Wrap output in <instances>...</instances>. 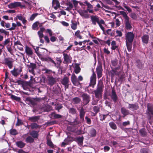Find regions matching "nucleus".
I'll list each match as a JSON object with an SVG mask.
<instances>
[{
  "mask_svg": "<svg viewBox=\"0 0 153 153\" xmlns=\"http://www.w3.org/2000/svg\"><path fill=\"white\" fill-rule=\"evenodd\" d=\"M71 27L72 29L74 30H76L77 28V22L75 21H71Z\"/></svg>",
  "mask_w": 153,
  "mask_h": 153,
  "instance_id": "473e14b6",
  "label": "nucleus"
},
{
  "mask_svg": "<svg viewBox=\"0 0 153 153\" xmlns=\"http://www.w3.org/2000/svg\"><path fill=\"white\" fill-rule=\"evenodd\" d=\"M25 51L26 54L28 56L31 55L33 54L32 49L29 47L26 46Z\"/></svg>",
  "mask_w": 153,
  "mask_h": 153,
  "instance_id": "b1692460",
  "label": "nucleus"
},
{
  "mask_svg": "<svg viewBox=\"0 0 153 153\" xmlns=\"http://www.w3.org/2000/svg\"><path fill=\"white\" fill-rule=\"evenodd\" d=\"M16 144L18 147L20 148L24 147L25 144V143L21 141H17L16 143Z\"/></svg>",
  "mask_w": 153,
  "mask_h": 153,
  "instance_id": "72a5a7b5",
  "label": "nucleus"
},
{
  "mask_svg": "<svg viewBox=\"0 0 153 153\" xmlns=\"http://www.w3.org/2000/svg\"><path fill=\"white\" fill-rule=\"evenodd\" d=\"M13 59L12 58H8L5 59V64L8 66L10 69L11 68L13 67Z\"/></svg>",
  "mask_w": 153,
  "mask_h": 153,
  "instance_id": "9b49d317",
  "label": "nucleus"
},
{
  "mask_svg": "<svg viewBox=\"0 0 153 153\" xmlns=\"http://www.w3.org/2000/svg\"><path fill=\"white\" fill-rule=\"evenodd\" d=\"M21 71L22 69L21 68L19 69L18 68H14L13 70L11 71V72L14 76H17Z\"/></svg>",
  "mask_w": 153,
  "mask_h": 153,
  "instance_id": "4be33fe9",
  "label": "nucleus"
},
{
  "mask_svg": "<svg viewBox=\"0 0 153 153\" xmlns=\"http://www.w3.org/2000/svg\"><path fill=\"white\" fill-rule=\"evenodd\" d=\"M99 108L97 106H95L93 108L94 111L96 113L99 111Z\"/></svg>",
  "mask_w": 153,
  "mask_h": 153,
  "instance_id": "e2e57ef3",
  "label": "nucleus"
},
{
  "mask_svg": "<svg viewBox=\"0 0 153 153\" xmlns=\"http://www.w3.org/2000/svg\"><path fill=\"white\" fill-rule=\"evenodd\" d=\"M80 68L78 66H76L74 69V71L75 73L77 74L80 72Z\"/></svg>",
  "mask_w": 153,
  "mask_h": 153,
  "instance_id": "49530a36",
  "label": "nucleus"
},
{
  "mask_svg": "<svg viewBox=\"0 0 153 153\" xmlns=\"http://www.w3.org/2000/svg\"><path fill=\"white\" fill-rule=\"evenodd\" d=\"M28 120L31 122H36L38 120V116L30 117H29Z\"/></svg>",
  "mask_w": 153,
  "mask_h": 153,
  "instance_id": "4c0bfd02",
  "label": "nucleus"
},
{
  "mask_svg": "<svg viewBox=\"0 0 153 153\" xmlns=\"http://www.w3.org/2000/svg\"><path fill=\"white\" fill-rule=\"evenodd\" d=\"M131 17L134 19H136L137 18L136 15L134 13H131Z\"/></svg>",
  "mask_w": 153,
  "mask_h": 153,
  "instance_id": "774afa93",
  "label": "nucleus"
},
{
  "mask_svg": "<svg viewBox=\"0 0 153 153\" xmlns=\"http://www.w3.org/2000/svg\"><path fill=\"white\" fill-rule=\"evenodd\" d=\"M67 5L68 6L67 7L65 10L70 12L71 10H72L74 8V6L72 3L71 2H68L67 4Z\"/></svg>",
  "mask_w": 153,
  "mask_h": 153,
  "instance_id": "2f4dec72",
  "label": "nucleus"
},
{
  "mask_svg": "<svg viewBox=\"0 0 153 153\" xmlns=\"http://www.w3.org/2000/svg\"><path fill=\"white\" fill-rule=\"evenodd\" d=\"M47 144L48 146L50 147L51 148L54 147V145L51 141V139L50 138L49 136L48 135L47 137Z\"/></svg>",
  "mask_w": 153,
  "mask_h": 153,
  "instance_id": "7c9ffc66",
  "label": "nucleus"
},
{
  "mask_svg": "<svg viewBox=\"0 0 153 153\" xmlns=\"http://www.w3.org/2000/svg\"><path fill=\"white\" fill-rule=\"evenodd\" d=\"M38 26V22H36L33 24L32 26V28L34 30L37 29Z\"/></svg>",
  "mask_w": 153,
  "mask_h": 153,
  "instance_id": "8fccbe9b",
  "label": "nucleus"
},
{
  "mask_svg": "<svg viewBox=\"0 0 153 153\" xmlns=\"http://www.w3.org/2000/svg\"><path fill=\"white\" fill-rule=\"evenodd\" d=\"M121 113L124 115V116H125L129 114V111L123 107H122L121 108Z\"/></svg>",
  "mask_w": 153,
  "mask_h": 153,
  "instance_id": "c756f323",
  "label": "nucleus"
},
{
  "mask_svg": "<svg viewBox=\"0 0 153 153\" xmlns=\"http://www.w3.org/2000/svg\"><path fill=\"white\" fill-rule=\"evenodd\" d=\"M116 33L117 34V36H121L122 35V33L120 31L117 30L116 31Z\"/></svg>",
  "mask_w": 153,
  "mask_h": 153,
  "instance_id": "338daca9",
  "label": "nucleus"
},
{
  "mask_svg": "<svg viewBox=\"0 0 153 153\" xmlns=\"http://www.w3.org/2000/svg\"><path fill=\"white\" fill-rule=\"evenodd\" d=\"M51 107L49 105H47L45 106L44 107H42V108L39 109V112L40 111H42H42H48L51 110Z\"/></svg>",
  "mask_w": 153,
  "mask_h": 153,
  "instance_id": "6ab92c4d",
  "label": "nucleus"
},
{
  "mask_svg": "<svg viewBox=\"0 0 153 153\" xmlns=\"http://www.w3.org/2000/svg\"><path fill=\"white\" fill-rule=\"evenodd\" d=\"M111 97L113 101L116 102L117 99V96L114 90H112Z\"/></svg>",
  "mask_w": 153,
  "mask_h": 153,
  "instance_id": "bb28decb",
  "label": "nucleus"
},
{
  "mask_svg": "<svg viewBox=\"0 0 153 153\" xmlns=\"http://www.w3.org/2000/svg\"><path fill=\"white\" fill-rule=\"evenodd\" d=\"M31 128L32 129H35L38 128V126L36 123H32L31 125Z\"/></svg>",
  "mask_w": 153,
  "mask_h": 153,
  "instance_id": "5fc2aeb1",
  "label": "nucleus"
},
{
  "mask_svg": "<svg viewBox=\"0 0 153 153\" xmlns=\"http://www.w3.org/2000/svg\"><path fill=\"white\" fill-rule=\"evenodd\" d=\"M137 65L140 69H142L143 67V65L140 60H137L136 62Z\"/></svg>",
  "mask_w": 153,
  "mask_h": 153,
  "instance_id": "ea45409f",
  "label": "nucleus"
},
{
  "mask_svg": "<svg viewBox=\"0 0 153 153\" xmlns=\"http://www.w3.org/2000/svg\"><path fill=\"white\" fill-rule=\"evenodd\" d=\"M10 42V39H9L8 38L5 40L3 42V45L4 46V45H6L9 43Z\"/></svg>",
  "mask_w": 153,
  "mask_h": 153,
  "instance_id": "052dcab7",
  "label": "nucleus"
},
{
  "mask_svg": "<svg viewBox=\"0 0 153 153\" xmlns=\"http://www.w3.org/2000/svg\"><path fill=\"white\" fill-rule=\"evenodd\" d=\"M101 29V30L104 31L105 30L104 27L102 26V25H104L105 24V22L102 19H100V21L98 24Z\"/></svg>",
  "mask_w": 153,
  "mask_h": 153,
  "instance_id": "f704fd0d",
  "label": "nucleus"
},
{
  "mask_svg": "<svg viewBox=\"0 0 153 153\" xmlns=\"http://www.w3.org/2000/svg\"><path fill=\"white\" fill-rule=\"evenodd\" d=\"M140 152L141 153H152L151 152L149 149L144 148L141 149Z\"/></svg>",
  "mask_w": 153,
  "mask_h": 153,
  "instance_id": "a19ab883",
  "label": "nucleus"
},
{
  "mask_svg": "<svg viewBox=\"0 0 153 153\" xmlns=\"http://www.w3.org/2000/svg\"><path fill=\"white\" fill-rule=\"evenodd\" d=\"M23 124V122H22L21 120H19V119H17V122L16 124V125L17 126H19Z\"/></svg>",
  "mask_w": 153,
  "mask_h": 153,
  "instance_id": "13d9d810",
  "label": "nucleus"
},
{
  "mask_svg": "<svg viewBox=\"0 0 153 153\" xmlns=\"http://www.w3.org/2000/svg\"><path fill=\"white\" fill-rule=\"evenodd\" d=\"M48 81L49 84L52 85L56 82V79L51 76H49L48 77Z\"/></svg>",
  "mask_w": 153,
  "mask_h": 153,
  "instance_id": "dca6fc26",
  "label": "nucleus"
},
{
  "mask_svg": "<svg viewBox=\"0 0 153 153\" xmlns=\"http://www.w3.org/2000/svg\"><path fill=\"white\" fill-rule=\"evenodd\" d=\"M85 114V111L83 108H82L79 111V117L82 120H83L84 116Z\"/></svg>",
  "mask_w": 153,
  "mask_h": 153,
  "instance_id": "c85d7f7f",
  "label": "nucleus"
},
{
  "mask_svg": "<svg viewBox=\"0 0 153 153\" xmlns=\"http://www.w3.org/2000/svg\"><path fill=\"white\" fill-rule=\"evenodd\" d=\"M63 55L64 56V62H65L66 63L71 62V58L69 55L64 53L63 54Z\"/></svg>",
  "mask_w": 153,
  "mask_h": 153,
  "instance_id": "aec40b11",
  "label": "nucleus"
},
{
  "mask_svg": "<svg viewBox=\"0 0 153 153\" xmlns=\"http://www.w3.org/2000/svg\"><path fill=\"white\" fill-rule=\"evenodd\" d=\"M100 19L97 16H91V19L92 24L94 25H96L97 23L98 24L100 21Z\"/></svg>",
  "mask_w": 153,
  "mask_h": 153,
  "instance_id": "6e6552de",
  "label": "nucleus"
},
{
  "mask_svg": "<svg viewBox=\"0 0 153 153\" xmlns=\"http://www.w3.org/2000/svg\"><path fill=\"white\" fill-rule=\"evenodd\" d=\"M85 119L86 120V123L88 124H90L91 123V119L87 117H85Z\"/></svg>",
  "mask_w": 153,
  "mask_h": 153,
  "instance_id": "0e129e2a",
  "label": "nucleus"
},
{
  "mask_svg": "<svg viewBox=\"0 0 153 153\" xmlns=\"http://www.w3.org/2000/svg\"><path fill=\"white\" fill-rule=\"evenodd\" d=\"M17 26V25L16 24L13 23L12 24V27L8 29V30H12L15 29L16 27Z\"/></svg>",
  "mask_w": 153,
  "mask_h": 153,
  "instance_id": "a18cd8bd",
  "label": "nucleus"
},
{
  "mask_svg": "<svg viewBox=\"0 0 153 153\" xmlns=\"http://www.w3.org/2000/svg\"><path fill=\"white\" fill-rule=\"evenodd\" d=\"M10 134H17V132L16 130L14 129H12L10 130Z\"/></svg>",
  "mask_w": 153,
  "mask_h": 153,
  "instance_id": "680f3d73",
  "label": "nucleus"
},
{
  "mask_svg": "<svg viewBox=\"0 0 153 153\" xmlns=\"http://www.w3.org/2000/svg\"><path fill=\"white\" fill-rule=\"evenodd\" d=\"M36 68V65L34 64H30L28 67V70L30 72L32 73L33 75H35L34 70Z\"/></svg>",
  "mask_w": 153,
  "mask_h": 153,
  "instance_id": "f3484780",
  "label": "nucleus"
},
{
  "mask_svg": "<svg viewBox=\"0 0 153 153\" xmlns=\"http://www.w3.org/2000/svg\"><path fill=\"white\" fill-rule=\"evenodd\" d=\"M82 97L85 104L86 105L89 102L91 97L89 95L86 94H83L82 95Z\"/></svg>",
  "mask_w": 153,
  "mask_h": 153,
  "instance_id": "f8f14e48",
  "label": "nucleus"
},
{
  "mask_svg": "<svg viewBox=\"0 0 153 153\" xmlns=\"http://www.w3.org/2000/svg\"><path fill=\"white\" fill-rule=\"evenodd\" d=\"M77 12L83 18L88 19L89 18V15L88 13L86 10H82L79 9L77 11Z\"/></svg>",
  "mask_w": 153,
  "mask_h": 153,
  "instance_id": "39448f33",
  "label": "nucleus"
},
{
  "mask_svg": "<svg viewBox=\"0 0 153 153\" xmlns=\"http://www.w3.org/2000/svg\"><path fill=\"white\" fill-rule=\"evenodd\" d=\"M38 101L37 98H33L30 97L27 98L25 100L26 103L31 106H33L36 105Z\"/></svg>",
  "mask_w": 153,
  "mask_h": 153,
  "instance_id": "7ed1b4c3",
  "label": "nucleus"
},
{
  "mask_svg": "<svg viewBox=\"0 0 153 153\" xmlns=\"http://www.w3.org/2000/svg\"><path fill=\"white\" fill-rule=\"evenodd\" d=\"M79 4L84 9H85V6L87 7V9H93V8L92 5L87 1H85L83 2L79 3Z\"/></svg>",
  "mask_w": 153,
  "mask_h": 153,
  "instance_id": "1a4fd4ad",
  "label": "nucleus"
},
{
  "mask_svg": "<svg viewBox=\"0 0 153 153\" xmlns=\"http://www.w3.org/2000/svg\"><path fill=\"white\" fill-rule=\"evenodd\" d=\"M126 43H132L134 35L131 32H128L126 34Z\"/></svg>",
  "mask_w": 153,
  "mask_h": 153,
  "instance_id": "20e7f679",
  "label": "nucleus"
},
{
  "mask_svg": "<svg viewBox=\"0 0 153 153\" xmlns=\"http://www.w3.org/2000/svg\"><path fill=\"white\" fill-rule=\"evenodd\" d=\"M109 125L111 128L114 129H115L117 128L116 125L113 122H111L109 123Z\"/></svg>",
  "mask_w": 153,
  "mask_h": 153,
  "instance_id": "79ce46f5",
  "label": "nucleus"
},
{
  "mask_svg": "<svg viewBox=\"0 0 153 153\" xmlns=\"http://www.w3.org/2000/svg\"><path fill=\"white\" fill-rule=\"evenodd\" d=\"M21 3L20 2L15 1L10 3L8 5V7L10 9H13L21 6Z\"/></svg>",
  "mask_w": 153,
  "mask_h": 153,
  "instance_id": "423d86ee",
  "label": "nucleus"
},
{
  "mask_svg": "<svg viewBox=\"0 0 153 153\" xmlns=\"http://www.w3.org/2000/svg\"><path fill=\"white\" fill-rule=\"evenodd\" d=\"M71 1L75 7H76L77 6L78 4V1H77L76 0H72Z\"/></svg>",
  "mask_w": 153,
  "mask_h": 153,
  "instance_id": "bf43d9fd",
  "label": "nucleus"
},
{
  "mask_svg": "<svg viewBox=\"0 0 153 153\" xmlns=\"http://www.w3.org/2000/svg\"><path fill=\"white\" fill-rule=\"evenodd\" d=\"M120 13L123 16L125 19V26L127 29H130L131 28L132 26L129 20V18L126 13L123 11H120Z\"/></svg>",
  "mask_w": 153,
  "mask_h": 153,
  "instance_id": "f03ea898",
  "label": "nucleus"
},
{
  "mask_svg": "<svg viewBox=\"0 0 153 153\" xmlns=\"http://www.w3.org/2000/svg\"><path fill=\"white\" fill-rule=\"evenodd\" d=\"M62 107V106L61 104H58L56 105L55 107V108L56 110H58V111L59 110L61 109Z\"/></svg>",
  "mask_w": 153,
  "mask_h": 153,
  "instance_id": "3c124183",
  "label": "nucleus"
},
{
  "mask_svg": "<svg viewBox=\"0 0 153 153\" xmlns=\"http://www.w3.org/2000/svg\"><path fill=\"white\" fill-rule=\"evenodd\" d=\"M0 33H4L5 35H7L9 33L7 31L5 30L2 29H1Z\"/></svg>",
  "mask_w": 153,
  "mask_h": 153,
  "instance_id": "4d7b16f0",
  "label": "nucleus"
},
{
  "mask_svg": "<svg viewBox=\"0 0 153 153\" xmlns=\"http://www.w3.org/2000/svg\"><path fill=\"white\" fill-rule=\"evenodd\" d=\"M75 38H77L79 39H82L83 38V37L81 35V32L79 30H77L74 33Z\"/></svg>",
  "mask_w": 153,
  "mask_h": 153,
  "instance_id": "cd10ccee",
  "label": "nucleus"
},
{
  "mask_svg": "<svg viewBox=\"0 0 153 153\" xmlns=\"http://www.w3.org/2000/svg\"><path fill=\"white\" fill-rule=\"evenodd\" d=\"M26 141L27 142L32 143L33 142V139L32 137L29 136L26 139Z\"/></svg>",
  "mask_w": 153,
  "mask_h": 153,
  "instance_id": "de8ad7c7",
  "label": "nucleus"
},
{
  "mask_svg": "<svg viewBox=\"0 0 153 153\" xmlns=\"http://www.w3.org/2000/svg\"><path fill=\"white\" fill-rule=\"evenodd\" d=\"M46 33L49 34L50 36H51L53 35V32L51 29H48L46 31Z\"/></svg>",
  "mask_w": 153,
  "mask_h": 153,
  "instance_id": "864d4df0",
  "label": "nucleus"
},
{
  "mask_svg": "<svg viewBox=\"0 0 153 153\" xmlns=\"http://www.w3.org/2000/svg\"><path fill=\"white\" fill-rule=\"evenodd\" d=\"M147 112L149 115L153 116V105L150 103H148L147 105Z\"/></svg>",
  "mask_w": 153,
  "mask_h": 153,
  "instance_id": "ddd939ff",
  "label": "nucleus"
},
{
  "mask_svg": "<svg viewBox=\"0 0 153 153\" xmlns=\"http://www.w3.org/2000/svg\"><path fill=\"white\" fill-rule=\"evenodd\" d=\"M11 98L13 100H16V101H19L20 100V98L19 97H17L16 96L12 95L11 96Z\"/></svg>",
  "mask_w": 153,
  "mask_h": 153,
  "instance_id": "c03bdc74",
  "label": "nucleus"
},
{
  "mask_svg": "<svg viewBox=\"0 0 153 153\" xmlns=\"http://www.w3.org/2000/svg\"><path fill=\"white\" fill-rule=\"evenodd\" d=\"M103 88V83L102 82H100L98 85L97 89L94 91L96 98L99 99L102 97Z\"/></svg>",
  "mask_w": 153,
  "mask_h": 153,
  "instance_id": "f257e3e1",
  "label": "nucleus"
},
{
  "mask_svg": "<svg viewBox=\"0 0 153 153\" xmlns=\"http://www.w3.org/2000/svg\"><path fill=\"white\" fill-rule=\"evenodd\" d=\"M81 100L79 97H76L74 98L72 100V102L74 104H77L79 103Z\"/></svg>",
  "mask_w": 153,
  "mask_h": 153,
  "instance_id": "c9c22d12",
  "label": "nucleus"
},
{
  "mask_svg": "<svg viewBox=\"0 0 153 153\" xmlns=\"http://www.w3.org/2000/svg\"><path fill=\"white\" fill-rule=\"evenodd\" d=\"M142 40L143 43L147 44L149 39V37L148 35H144L142 37Z\"/></svg>",
  "mask_w": 153,
  "mask_h": 153,
  "instance_id": "412c9836",
  "label": "nucleus"
},
{
  "mask_svg": "<svg viewBox=\"0 0 153 153\" xmlns=\"http://www.w3.org/2000/svg\"><path fill=\"white\" fill-rule=\"evenodd\" d=\"M37 15L38 14L37 13L33 14L30 17L29 19V20L33 21L34 20L35 18L37 16Z\"/></svg>",
  "mask_w": 153,
  "mask_h": 153,
  "instance_id": "09e8293b",
  "label": "nucleus"
},
{
  "mask_svg": "<svg viewBox=\"0 0 153 153\" xmlns=\"http://www.w3.org/2000/svg\"><path fill=\"white\" fill-rule=\"evenodd\" d=\"M69 82V79L67 77H64L61 81L62 84L65 86V89L68 88Z\"/></svg>",
  "mask_w": 153,
  "mask_h": 153,
  "instance_id": "4468645a",
  "label": "nucleus"
},
{
  "mask_svg": "<svg viewBox=\"0 0 153 153\" xmlns=\"http://www.w3.org/2000/svg\"><path fill=\"white\" fill-rule=\"evenodd\" d=\"M68 143L67 142H62L61 144V146L62 147H65L67 144H68Z\"/></svg>",
  "mask_w": 153,
  "mask_h": 153,
  "instance_id": "69168bd1",
  "label": "nucleus"
},
{
  "mask_svg": "<svg viewBox=\"0 0 153 153\" xmlns=\"http://www.w3.org/2000/svg\"><path fill=\"white\" fill-rule=\"evenodd\" d=\"M51 117H53L54 118H60L62 117L61 115L59 114H56L55 112L51 113Z\"/></svg>",
  "mask_w": 153,
  "mask_h": 153,
  "instance_id": "e433bc0d",
  "label": "nucleus"
},
{
  "mask_svg": "<svg viewBox=\"0 0 153 153\" xmlns=\"http://www.w3.org/2000/svg\"><path fill=\"white\" fill-rule=\"evenodd\" d=\"M102 68L100 66L97 67L96 68V72L98 78L99 79L102 76Z\"/></svg>",
  "mask_w": 153,
  "mask_h": 153,
  "instance_id": "5701e85b",
  "label": "nucleus"
},
{
  "mask_svg": "<svg viewBox=\"0 0 153 153\" xmlns=\"http://www.w3.org/2000/svg\"><path fill=\"white\" fill-rule=\"evenodd\" d=\"M83 137H77L75 138V141L77 142L79 145H82L83 143Z\"/></svg>",
  "mask_w": 153,
  "mask_h": 153,
  "instance_id": "a878e982",
  "label": "nucleus"
},
{
  "mask_svg": "<svg viewBox=\"0 0 153 153\" xmlns=\"http://www.w3.org/2000/svg\"><path fill=\"white\" fill-rule=\"evenodd\" d=\"M69 112L70 113L72 114H75L76 112V109L73 108H70L69 110Z\"/></svg>",
  "mask_w": 153,
  "mask_h": 153,
  "instance_id": "6e6d98bb",
  "label": "nucleus"
},
{
  "mask_svg": "<svg viewBox=\"0 0 153 153\" xmlns=\"http://www.w3.org/2000/svg\"><path fill=\"white\" fill-rule=\"evenodd\" d=\"M139 108L138 105L136 103L133 104H128V108L131 111H134L137 110Z\"/></svg>",
  "mask_w": 153,
  "mask_h": 153,
  "instance_id": "2eb2a0df",
  "label": "nucleus"
},
{
  "mask_svg": "<svg viewBox=\"0 0 153 153\" xmlns=\"http://www.w3.org/2000/svg\"><path fill=\"white\" fill-rule=\"evenodd\" d=\"M71 134H70L68 135L67 137L64 140V142H67L69 143V142H72L73 141H75V137L73 136H71Z\"/></svg>",
  "mask_w": 153,
  "mask_h": 153,
  "instance_id": "393cba45",
  "label": "nucleus"
},
{
  "mask_svg": "<svg viewBox=\"0 0 153 153\" xmlns=\"http://www.w3.org/2000/svg\"><path fill=\"white\" fill-rule=\"evenodd\" d=\"M127 49L129 51H131L132 43H126Z\"/></svg>",
  "mask_w": 153,
  "mask_h": 153,
  "instance_id": "37998d69",
  "label": "nucleus"
},
{
  "mask_svg": "<svg viewBox=\"0 0 153 153\" xmlns=\"http://www.w3.org/2000/svg\"><path fill=\"white\" fill-rule=\"evenodd\" d=\"M41 59L42 60H45V61L50 62H51L53 63L54 64L55 66H56V63L55 62H54V61H53L52 59H51L50 58L48 57V58H46L45 59H42V58H41Z\"/></svg>",
  "mask_w": 153,
  "mask_h": 153,
  "instance_id": "58836bf2",
  "label": "nucleus"
},
{
  "mask_svg": "<svg viewBox=\"0 0 153 153\" xmlns=\"http://www.w3.org/2000/svg\"><path fill=\"white\" fill-rule=\"evenodd\" d=\"M115 23L116 25V27L119 26L121 24L120 22L118 19H116L115 20Z\"/></svg>",
  "mask_w": 153,
  "mask_h": 153,
  "instance_id": "603ef678",
  "label": "nucleus"
},
{
  "mask_svg": "<svg viewBox=\"0 0 153 153\" xmlns=\"http://www.w3.org/2000/svg\"><path fill=\"white\" fill-rule=\"evenodd\" d=\"M52 3V6L55 9H57L60 6L59 3L57 0H53Z\"/></svg>",
  "mask_w": 153,
  "mask_h": 153,
  "instance_id": "a211bd4d",
  "label": "nucleus"
},
{
  "mask_svg": "<svg viewBox=\"0 0 153 153\" xmlns=\"http://www.w3.org/2000/svg\"><path fill=\"white\" fill-rule=\"evenodd\" d=\"M71 80L73 85L78 86L80 85V83L77 78L76 76L74 74H72L71 76Z\"/></svg>",
  "mask_w": 153,
  "mask_h": 153,
  "instance_id": "9d476101",
  "label": "nucleus"
},
{
  "mask_svg": "<svg viewBox=\"0 0 153 153\" xmlns=\"http://www.w3.org/2000/svg\"><path fill=\"white\" fill-rule=\"evenodd\" d=\"M96 74L94 72L90 77L89 86L94 87L96 83Z\"/></svg>",
  "mask_w": 153,
  "mask_h": 153,
  "instance_id": "0eeeda50",
  "label": "nucleus"
}]
</instances>
